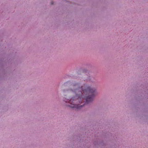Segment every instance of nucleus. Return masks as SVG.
I'll list each match as a JSON object with an SVG mask.
<instances>
[{
	"instance_id": "nucleus-1",
	"label": "nucleus",
	"mask_w": 148,
	"mask_h": 148,
	"mask_svg": "<svg viewBox=\"0 0 148 148\" xmlns=\"http://www.w3.org/2000/svg\"><path fill=\"white\" fill-rule=\"evenodd\" d=\"M71 88L70 90L73 93V96L70 100L66 99L65 101L69 103L68 106L77 109H80L84 105H79L85 101L87 103L92 101L97 93L95 88L86 84L81 86L79 83L71 84Z\"/></svg>"
}]
</instances>
